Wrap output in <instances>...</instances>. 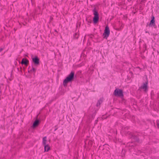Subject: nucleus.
Masks as SVG:
<instances>
[{
  "mask_svg": "<svg viewBox=\"0 0 159 159\" xmlns=\"http://www.w3.org/2000/svg\"><path fill=\"white\" fill-rule=\"evenodd\" d=\"M36 69L33 66L29 67L28 72L30 73H35L36 71Z\"/></svg>",
  "mask_w": 159,
  "mask_h": 159,
  "instance_id": "7",
  "label": "nucleus"
},
{
  "mask_svg": "<svg viewBox=\"0 0 159 159\" xmlns=\"http://www.w3.org/2000/svg\"><path fill=\"white\" fill-rule=\"evenodd\" d=\"M44 152H48L49 151L50 149V147L48 145H47L44 146Z\"/></svg>",
  "mask_w": 159,
  "mask_h": 159,
  "instance_id": "11",
  "label": "nucleus"
},
{
  "mask_svg": "<svg viewBox=\"0 0 159 159\" xmlns=\"http://www.w3.org/2000/svg\"><path fill=\"white\" fill-rule=\"evenodd\" d=\"M141 88L143 89L145 91H147L148 89V82L144 83L141 86Z\"/></svg>",
  "mask_w": 159,
  "mask_h": 159,
  "instance_id": "6",
  "label": "nucleus"
},
{
  "mask_svg": "<svg viewBox=\"0 0 159 159\" xmlns=\"http://www.w3.org/2000/svg\"><path fill=\"white\" fill-rule=\"evenodd\" d=\"M114 94L116 96L122 97L123 96L122 90L119 89H116L114 91Z\"/></svg>",
  "mask_w": 159,
  "mask_h": 159,
  "instance_id": "4",
  "label": "nucleus"
},
{
  "mask_svg": "<svg viewBox=\"0 0 159 159\" xmlns=\"http://www.w3.org/2000/svg\"><path fill=\"white\" fill-rule=\"evenodd\" d=\"M76 35H77V33L75 34V35L76 36Z\"/></svg>",
  "mask_w": 159,
  "mask_h": 159,
  "instance_id": "16",
  "label": "nucleus"
},
{
  "mask_svg": "<svg viewBox=\"0 0 159 159\" xmlns=\"http://www.w3.org/2000/svg\"><path fill=\"white\" fill-rule=\"evenodd\" d=\"M155 25V23L154 20L152 19L150 23V25L151 26H154Z\"/></svg>",
  "mask_w": 159,
  "mask_h": 159,
  "instance_id": "12",
  "label": "nucleus"
},
{
  "mask_svg": "<svg viewBox=\"0 0 159 159\" xmlns=\"http://www.w3.org/2000/svg\"><path fill=\"white\" fill-rule=\"evenodd\" d=\"M152 19L154 20V16H152Z\"/></svg>",
  "mask_w": 159,
  "mask_h": 159,
  "instance_id": "15",
  "label": "nucleus"
},
{
  "mask_svg": "<svg viewBox=\"0 0 159 159\" xmlns=\"http://www.w3.org/2000/svg\"><path fill=\"white\" fill-rule=\"evenodd\" d=\"M110 33L109 28L108 26H106L105 28L104 33L103 34V38L107 39L109 36Z\"/></svg>",
  "mask_w": 159,
  "mask_h": 159,
  "instance_id": "3",
  "label": "nucleus"
},
{
  "mask_svg": "<svg viewBox=\"0 0 159 159\" xmlns=\"http://www.w3.org/2000/svg\"><path fill=\"white\" fill-rule=\"evenodd\" d=\"M33 62L35 66H37L39 64V60L37 56L32 58Z\"/></svg>",
  "mask_w": 159,
  "mask_h": 159,
  "instance_id": "5",
  "label": "nucleus"
},
{
  "mask_svg": "<svg viewBox=\"0 0 159 159\" xmlns=\"http://www.w3.org/2000/svg\"><path fill=\"white\" fill-rule=\"evenodd\" d=\"M28 62L29 61L28 60L23 58L22 60L21 63L22 64H24L26 66H27Z\"/></svg>",
  "mask_w": 159,
  "mask_h": 159,
  "instance_id": "8",
  "label": "nucleus"
},
{
  "mask_svg": "<svg viewBox=\"0 0 159 159\" xmlns=\"http://www.w3.org/2000/svg\"><path fill=\"white\" fill-rule=\"evenodd\" d=\"M74 72L72 71L70 74L64 80L63 82V84L65 86L66 85V84L69 82L71 81L74 78Z\"/></svg>",
  "mask_w": 159,
  "mask_h": 159,
  "instance_id": "1",
  "label": "nucleus"
},
{
  "mask_svg": "<svg viewBox=\"0 0 159 159\" xmlns=\"http://www.w3.org/2000/svg\"><path fill=\"white\" fill-rule=\"evenodd\" d=\"M43 144L44 146L48 144L47 143V137L46 136L43 138Z\"/></svg>",
  "mask_w": 159,
  "mask_h": 159,
  "instance_id": "9",
  "label": "nucleus"
},
{
  "mask_svg": "<svg viewBox=\"0 0 159 159\" xmlns=\"http://www.w3.org/2000/svg\"><path fill=\"white\" fill-rule=\"evenodd\" d=\"M93 14L94 17L93 18V22L94 23H96L98 22L99 20L98 14L97 11L95 9L93 10Z\"/></svg>",
  "mask_w": 159,
  "mask_h": 159,
  "instance_id": "2",
  "label": "nucleus"
},
{
  "mask_svg": "<svg viewBox=\"0 0 159 159\" xmlns=\"http://www.w3.org/2000/svg\"><path fill=\"white\" fill-rule=\"evenodd\" d=\"M158 125H159V124H158Z\"/></svg>",
  "mask_w": 159,
  "mask_h": 159,
  "instance_id": "18",
  "label": "nucleus"
},
{
  "mask_svg": "<svg viewBox=\"0 0 159 159\" xmlns=\"http://www.w3.org/2000/svg\"><path fill=\"white\" fill-rule=\"evenodd\" d=\"M39 121L38 120H36L34 122L33 126L34 127H35L39 125Z\"/></svg>",
  "mask_w": 159,
  "mask_h": 159,
  "instance_id": "10",
  "label": "nucleus"
},
{
  "mask_svg": "<svg viewBox=\"0 0 159 159\" xmlns=\"http://www.w3.org/2000/svg\"><path fill=\"white\" fill-rule=\"evenodd\" d=\"M127 146L129 147H133V143H129L127 144Z\"/></svg>",
  "mask_w": 159,
  "mask_h": 159,
  "instance_id": "14",
  "label": "nucleus"
},
{
  "mask_svg": "<svg viewBox=\"0 0 159 159\" xmlns=\"http://www.w3.org/2000/svg\"><path fill=\"white\" fill-rule=\"evenodd\" d=\"M102 102V100L100 99V100H99L98 101V102L97 104V106L98 107L99 106Z\"/></svg>",
  "mask_w": 159,
  "mask_h": 159,
  "instance_id": "13",
  "label": "nucleus"
},
{
  "mask_svg": "<svg viewBox=\"0 0 159 159\" xmlns=\"http://www.w3.org/2000/svg\"><path fill=\"white\" fill-rule=\"evenodd\" d=\"M2 51V49H0V52Z\"/></svg>",
  "mask_w": 159,
  "mask_h": 159,
  "instance_id": "17",
  "label": "nucleus"
}]
</instances>
